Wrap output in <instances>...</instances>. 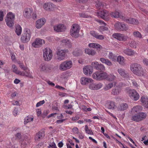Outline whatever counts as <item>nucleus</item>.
Masks as SVG:
<instances>
[{
    "label": "nucleus",
    "instance_id": "40",
    "mask_svg": "<svg viewBox=\"0 0 148 148\" xmlns=\"http://www.w3.org/2000/svg\"><path fill=\"white\" fill-rule=\"evenodd\" d=\"M134 36L136 38H142V36L141 34L138 31L134 32L133 33Z\"/></svg>",
    "mask_w": 148,
    "mask_h": 148
},
{
    "label": "nucleus",
    "instance_id": "37",
    "mask_svg": "<svg viewBox=\"0 0 148 148\" xmlns=\"http://www.w3.org/2000/svg\"><path fill=\"white\" fill-rule=\"evenodd\" d=\"M107 77L106 79L109 81H112L116 79V77L113 74H111L109 75L107 74Z\"/></svg>",
    "mask_w": 148,
    "mask_h": 148
},
{
    "label": "nucleus",
    "instance_id": "46",
    "mask_svg": "<svg viewBox=\"0 0 148 148\" xmlns=\"http://www.w3.org/2000/svg\"><path fill=\"white\" fill-rule=\"evenodd\" d=\"M140 116V119L141 121L145 119L146 116V114L145 113L142 112L138 114Z\"/></svg>",
    "mask_w": 148,
    "mask_h": 148
},
{
    "label": "nucleus",
    "instance_id": "41",
    "mask_svg": "<svg viewBox=\"0 0 148 148\" xmlns=\"http://www.w3.org/2000/svg\"><path fill=\"white\" fill-rule=\"evenodd\" d=\"M140 101L142 103L146 104L148 102V98L147 97L143 96L141 97Z\"/></svg>",
    "mask_w": 148,
    "mask_h": 148
},
{
    "label": "nucleus",
    "instance_id": "23",
    "mask_svg": "<svg viewBox=\"0 0 148 148\" xmlns=\"http://www.w3.org/2000/svg\"><path fill=\"white\" fill-rule=\"evenodd\" d=\"M122 19L125 22L130 24H137L138 23V21L137 20L133 18H126L123 16Z\"/></svg>",
    "mask_w": 148,
    "mask_h": 148
},
{
    "label": "nucleus",
    "instance_id": "38",
    "mask_svg": "<svg viewBox=\"0 0 148 148\" xmlns=\"http://www.w3.org/2000/svg\"><path fill=\"white\" fill-rule=\"evenodd\" d=\"M114 83V85H116V82H114L113 83H110L106 85L105 86L104 89L106 90L110 89L113 87Z\"/></svg>",
    "mask_w": 148,
    "mask_h": 148
},
{
    "label": "nucleus",
    "instance_id": "5",
    "mask_svg": "<svg viewBox=\"0 0 148 148\" xmlns=\"http://www.w3.org/2000/svg\"><path fill=\"white\" fill-rule=\"evenodd\" d=\"M73 63L70 60H66L62 62L59 66V69L62 71H65L70 69L72 67Z\"/></svg>",
    "mask_w": 148,
    "mask_h": 148
},
{
    "label": "nucleus",
    "instance_id": "36",
    "mask_svg": "<svg viewBox=\"0 0 148 148\" xmlns=\"http://www.w3.org/2000/svg\"><path fill=\"white\" fill-rule=\"evenodd\" d=\"M22 32V28L21 26L18 25L16 26L15 27V32L18 36L20 35Z\"/></svg>",
    "mask_w": 148,
    "mask_h": 148
},
{
    "label": "nucleus",
    "instance_id": "14",
    "mask_svg": "<svg viewBox=\"0 0 148 148\" xmlns=\"http://www.w3.org/2000/svg\"><path fill=\"white\" fill-rule=\"evenodd\" d=\"M44 43V40L39 38H36L32 43V45L34 47L38 48L41 47Z\"/></svg>",
    "mask_w": 148,
    "mask_h": 148
},
{
    "label": "nucleus",
    "instance_id": "26",
    "mask_svg": "<svg viewBox=\"0 0 148 148\" xmlns=\"http://www.w3.org/2000/svg\"><path fill=\"white\" fill-rule=\"evenodd\" d=\"M90 34L99 40H103L104 38V36L102 35L93 31L90 32Z\"/></svg>",
    "mask_w": 148,
    "mask_h": 148
},
{
    "label": "nucleus",
    "instance_id": "45",
    "mask_svg": "<svg viewBox=\"0 0 148 148\" xmlns=\"http://www.w3.org/2000/svg\"><path fill=\"white\" fill-rule=\"evenodd\" d=\"M62 42L63 43H65L66 45H68L69 47H71V43L70 41L68 39H63L62 40Z\"/></svg>",
    "mask_w": 148,
    "mask_h": 148
},
{
    "label": "nucleus",
    "instance_id": "44",
    "mask_svg": "<svg viewBox=\"0 0 148 148\" xmlns=\"http://www.w3.org/2000/svg\"><path fill=\"white\" fill-rule=\"evenodd\" d=\"M132 120L136 122L141 121L140 116L139 115L133 116L132 117Z\"/></svg>",
    "mask_w": 148,
    "mask_h": 148
},
{
    "label": "nucleus",
    "instance_id": "29",
    "mask_svg": "<svg viewBox=\"0 0 148 148\" xmlns=\"http://www.w3.org/2000/svg\"><path fill=\"white\" fill-rule=\"evenodd\" d=\"M106 104L108 109H110L113 110L116 107L115 103L113 101H108Z\"/></svg>",
    "mask_w": 148,
    "mask_h": 148
},
{
    "label": "nucleus",
    "instance_id": "22",
    "mask_svg": "<svg viewBox=\"0 0 148 148\" xmlns=\"http://www.w3.org/2000/svg\"><path fill=\"white\" fill-rule=\"evenodd\" d=\"M93 70L92 66L90 65L85 66L83 69L84 73L86 75H91L92 73Z\"/></svg>",
    "mask_w": 148,
    "mask_h": 148
},
{
    "label": "nucleus",
    "instance_id": "24",
    "mask_svg": "<svg viewBox=\"0 0 148 148\" xmlns=\"http://www.w3.org/2000/svg\"><path fill=\"white\" fill-rule=\"evenodd\" d=\"M103 86V84L101 83L97 84L91 83L89 85V88L91 90H95L101 88Z\"/></svg>",
    "mask_w": 148,
    "mask_h": 148
},
{
    "label": "nucleus",
    "instance_id": "55",
    "mask_svg": "<svg viewBox=\"0 0 148 148\" xmlns=\"http://www.w3.org/2000/svg\"><path fill=\"white\" fill-rule=\"evenodd\" d=\"M73 132L75 134H78V129L77 127H74L72 129Z\"/></svg>",
    "mask_w": 148,
    "mask_h": 148
},
{
    "label": "nucleus",
    "instance_id": "30",
    "mask_svg": "<svg viewBox=\"0 0 148 148\" xmlns=\"http://www.w3.org/2000/svg\"><path fill=\"white\" fill-rule=\"evenodd\" d=\"M128 107L127 104L123 103L120 104L118 108V110L123 111L126 110Z\"/></svg>",
    "mask_w": 148,
    "mask_h": 148
},
{
    "label": "nucleus",
    "instance_id": "53",
    "mask_svg": "<svg viewBox=\"0 0 148 148\" xmlns=\"http://www.w3.org/2000/svg\"><path fill=\"white\" fill-rule=\"evenodd\" d=\"M73 54L75 56H78L82 54V52L80 51L79 52H78L77 51H74L73 52Z\"/></svg>",
    "mask_w": 148,
    "mask_h": 148
},
{
    "label": "nucleus",
    "instance_id": "49",
    "mask_svg": "<svg viewBox=\"0 0 148 148\" xmlns=\"http://www.w3.org/2000/svg\"><path fill=\"white\" fill-rule=\"evenodd\" d=\"M48 148H57V147L56 144L54 142L52 143H50L49 145V146H48Z\"/></svg>",
    "mask_w": 148,
    "mask_h": 148
},
{
    "label": "nucleus",
    "instance_id": "56",
    "mask_svg": "<svg viewBox=\"0 0 148 148\" xmlns=\"http://www.w3.org/2000/svg\"><path fill=\"white\" fill-rule=\"evenodd\" d=\"M131 82L134 86L135 87H137L138 86V85L136 83L135 80L134 79L131 80Z\"/></svg>",
    "mask_w": 148,
    "mask_h": 148
},
{
    "label": "nucleus",
    "instance_id": "32",
    "mask_svg": "<svg viewBox=\"0 0 148 148\" xmlns=\"http://www.w3.org/2000/svg\"><path fill=\"white\" fill-rule=\"evenodd\" d=\"M100 60L102 63L105 64L108 66H111L112 65V62L108 59H106L103 58H101Z\"/></svg>",
    "mask_w": 148,
    "mask_h": 148
},
{
    "label": "nucleus",
    "instance_id": "62",
    "mask_svg": "<svg viewBox=\"0 0 148 148\" xmlns=\"http://www.w3.org/2000/svg\"><path fill=\"white\" fill-rule=\"evenodd\" d=\"M18 110L16 108H15L13 112V114L15 116H16L18 114Z\"/></svg>",
    "mask_w": 148,
    "mask_h": 148
},
{
    "label": "nucleus",
    "instance_id": "15",
    "mask_svg": "<svg viewBox=\"0 0 148 148\" xmlns=\"http://www.w3.org/2000/svg\"><path fill=\"white\" fill-rule=\"evenodd\" d=\"M54 30L57 32L65 31L66 30V27L63 24H60L55 25L53 27Z\"/></svg>",
    "mask_w": 148,
    "mask_h": 148
},
{
    "label": "nucleus",
    "instance_id": "12",
    "mask_svg": "<svg viewBox=\"0 0 148 148\" xmlns=\"http://www.w3.org/2000/svg\"><path fill=\"white\" fill-rule=\"evenodd\" d=\"M97 15L99 16L105 20L108 21L109 20L110 13L106 10H103L97 12Z\"/></svg>",
    "mask_w": 148,
    "mask_h": 148
},
{
    "label": "nucleus",
    "instance_id": "64",
    "mask_svg": "<svg viewBox=\"0 0 148 148\" xmlns=\"http://www.w3.org/2000/svg\"><path fill=\"white\" fill-rule=\"evenodd\" d=\"M95 43H91L88 44V46L91 48H95Z\"/></svg>",
    "mask_w": 148,
    "mask_h": 148
},
{
    "label": "nucleus",
    "instance_id": "27",
    "mask_svg": "<svg viewBox=\"0 0 148 148\" xmlns=\"http://www.w3.org/2000/svg\"><path fill=\"white\" fill-rule=\"evenodd\" d=\"M123 52L125 54L129 56H134L136 54L134 50L128 48L124 49Z\"/></svg>",
    "mask_w": 148,
    "mask_h": 148
},
{
    "label": "nucleus",
    "instance_id": "16",
    "mask_svg": "<svg viewBox=\"0 0 148 148\" xmlns=\"http://www.w3.org/2000/svg\"><path fill=\"white\" fill-rule=\"evenodd\" d=\"M33 11V9L32 8H26L24 10L23 16L27 18H31Z\"/></svg>",
    "mask_w": 148,
    "mask_h": 148
},
{
    "label": "nucleus",
    "instance_id": "48",
    "mask_svg": "<svg viewBox=\"0 0 148 148\" xmlns=\"http://www.w3.org/2000/svg\"><path fill=\"white\" fill-rule=\"evenodd\" d=\"M96 3V6L98 9H100L101 7H103V5L101 2L97 1Z\"/></svg>",
    "mask_w": 148,
    "mask_h": 148
},
{
    "label": "nucleus",
    "instance_id": "54",
    "mask_svg": "<svg viewBox=\"0 0 148 148\" xmlns=\"http://www.w3.org/2000/svg\"><path fill=\"white\" fill-rule=\"evenodd\" d=\"M15 137L16 139L18 140L21 139V133H17L15 135Z\"/></svg>",
    "mask_w": 148,
    "mask_h": 148
},
{
    "label": "nucleus",
    "instance_id": "31",
    "mask_svg": "<svg viewBox=\"0 0 148 148\" xmlns=\"http://www.w3.org/2000/svg\"><path fill=\"white\" fill-rule=\"evenodd\" d=\"M121 90V89L120 87L116 86L114 88L112 89V94L114 95H118L119 93Z\"/></svg>",
    "mask_w": 148,
    "mask_h": 148
},
{
    "label": "nucleus",
    "instance_id": "28",
    "mask_svg": "<svg viewBox=\"0 0 148 148\" xmlns=\"http://www.w3.org/2000/svg\"><path fill=\"white\" fill-rule=\"evenodd\" d=\"M143 109V108L140 106H134L132 109L131 112L132 114H136L140 111H142Z\"/></svg>",
    "mask_w": 148,
    "mask_h": 148
},
{
    "label": "nucleus",
    "instance_id": "7",
    "mask_svg": "<svg viewBox=\"0 0 148 148\" xmlns=\"http://www.w3.org/2000/svg\"><path fill=\"white\" fill-rule=\"evenodd\" d=\"M68 51L67 49H58L56 51L57 60L59 61L64 60L65 58V54Z\"/></svg>",
    "mask_w": 148,
    "mask_h": 148
},
{
    "label": "nucleus",
    "instance_id": "57",
    "mask_svg": "<svg viewBox=\"0 0 148 148\" xmlns=\"http://www.w3.org/2000/svg\"><path fill=\"white\" fill-rule=\"evenodd\" d=\"M32 14L31 18H32L34 20L36 19L37 17L36 13L33 11Z\"/></svg>",
    "mask_w": 148,
    "mask_h": 148
},
{
    "label": "nucleus",
    "instance_id": "34",
    "mask_svg": "<svg viewBox=\"0 0 148 148\" xmlns=\"http://www.w3.org/2000/svg\"><path fill=\"white\" fill-rule=\"evenodd\" d=\"M110 15L112 17L114 18H117L118 17H120V18L122 19V16L119 15V12H111L110 13Z\"/></svg>",
    "mask_w": 148,
    "mask_h": 148
},
{
    "label": "nucleus",
    "instance_id": "50",
    "mask_svg": "<svg viewBox=\"0 0 148 148\" xmlns=\"http://www.w3.org/2000/svg\"><path fill=\"white\" fill-rule=\"evenodd\" d=\"M95 48H96L97 50L98 51H100V50L102 48V47L98 44L95 43Z\"/></svg>",
    "mask_w": 148,
    "mask_h": 148
},
{
    "label": "nucleus",
    "instance_id": "58",
    "mask_svg": "<svg viewBox=\"0 0 148 148\" xmlns=\"http://www.w3.org/2000/svg\"><path fill=\"white\" fill-rule=\"evenodd\" d=\"M19 66L21 69L24 70H27L28 69L27 67L24 66L23 64H21L19 65Z\"/></svg>",
    "mask_w": 148,
    "mask_h": 148
},
{
    "label": "nucleus",
    "instance_id": "2",
    "mask_svg": "<svg viewBox=\"0 0 148 148\" xmlns=\"http://www.w3.org/2000/svg\"><path fill=\"white\" fill-rule=\"evenodd\" d=\"M15 17V14L9 12L8 13L5 19L6 24L9 27H12L14 26Z\"/></svg>",
    "mask_w": 148,
    "mask_h": 148
},
{
    "label": "nucleus",
    "instance_id": "20",
    "mask_svg": "<svg viewBox=\"0 0 148 148\" xmlns=\"http://www.w3.org/2000/svg\"><path fill=\"white\" fill-rule=\"evenodd\" d=\"M56 7V6L55 5L50 2L45 3L43 5L44 9L49 11L52 10Z\"/></svg>",
    "mask_w": 148,
    "mask_h": 148
},
{
    "label": "nucleus",
    "instance_id": "8",
    "mask_svg": "<svg viewBox=\"0 0 148 148\" xmlns=\"http://www.w3.org/2000/svg\"><path fill=\"white\" fill-rule=\"evenodd\" d=\"M31 36V30L28 28H25L24 30V33L21 37L22 41L23 42H26L28 41L30 39Z\"/></svg>",
    "mask_w": 148,
    "mask_h": 148
},
{
    "label": "nucleus",
    "instance_id": "18",
    "mask_svg": "<svg viewBox=\"0 0 148 148\" xmlns=\"http://www.w3.org/2000/svg\"><path fill=\"white\" fill-rule=\"evenodd\" d=\"M45 134L44 129H42L37 133L34 137L35 141H39L45 136Z\"/></svg>",
    "mask_w": 148,
    "mask_h": 148
},
{
    "label": "nucleus",
    "instance_id": "6",
    "mask_svg": "<svg viewBox=\"0 0 148 148\" xmlns=\"http://www.w3.org/2000/svg\"><path fill=\"white\" fill-rule=\"evenodd\" d=\"M107 74L106 72L100 73L97 71L92 75V78L97 80L105 79L107 77Z\"/></svg>",
    "mask_w": 148,
    "mask_h": 148
},
{
    "label": "nucleus",
    "instance_id": "9",
    "mask_svg": "<svg viewBox=\"0 0 148 148\" xmlns=\"http://www.w3.org/2000/svg\"><path fill=\"white\" fill-rule=\"evenodd\" d=\"M115 29L118 31H125L128 29L127 26L123 23L117 22L114 25Z\"/></svg>",
    "mask_w": 148,
    "mask_h": 148
},
{
    "label": "nucleus",
    "instance_id": "11",
    "mask_svg": "<svg viewBox=\"0 0 148 148\" xmlns=\"http://www.w3.org/2000/svg\"><path fill=\"white\" fill-rule=\"evenodd\" d=\"M128 93L129 96L133 100L137 101L139 99V95L135 90H130L128 91Z\"/></svg>",
    "mask_w": 148,
    "mask_h": 148
},
{
    "label": "nucleus",
    "instance_id": "35",
    "mask_svg": "<svg viewBox=\"0 0 148 148\" xmlns=\"http://www.w3.org/2000/svg\"><path fill=\"white\" fill-rule=\"evenodd\" d=\"M117 61L121 65H124L125 64V61L123 57L119 56L117 58Z\"/></svg>",
    "mask_w": 148,
    "mask_h": 148
},
{
    "label": "nucleus",
    "instance_id": "60",
    "mask_svg": "<svg viewBox=\"0 0 148 148\" xmlns=\"http://www.w3.org/2000/svg\"><path fill=\"white\" fill-rule=\"evenodd\" d=\"M3 12L2 11H0V21H2L3 19Z\"/></svg>",
    "mask_w": 148,
    "mask_h": 148
},
{
    "label": "nucleus",
    "instance_id": "39",
    "mask_svg": "<svg viewBox=\"0 0 148 148\" xmlns=\"http://www.w3.org/2000/svg\"><path fill=\"white\" fill-rule=\"evenodd\" d=\"M79 17L80 18H91V16H88V15L86 14V13L84 12H82L79 13Z\"/></svg>",
    "mask_w": 148,
    "mask_h": 148
},
{
    "label": "nucleus",
    "instance_id": "21",
    "mask_svg": "<svg viewBox=\"0 0 148 148\" xmlns=\"http://www.w3.org/2000/svg\"><path fill=\"white\" fill-rule=\"evenodd\" d=\"M46 22V19L44 18H40L36 21L35 27L37 29L40 28Z\"/></svg>",
    "mask_w": 148,
    "mask_h": 148
},
{
    "label": "nucleus",
    "instance_id": "42",
    "mask_svg": "<svg viewBox=\"0 0 148 148\" xmlns=\"http://www.w3.org/2000/svg\"><path fill=\"white\" fill-rule=\"evenodd\" d=\"M12 71L16 74H18L20 73V71L18 70V68L15 65H12Z\"/></svg>",
    "mask_w": 148,
    "mask_h": 148
},
{
    "label": "nucleus",
    "instance_id": "61",
    "mask_svg": "<svg viewBox=\"0 0 148 148\" xmlns=\"http://www.w3.org/2000/svg\"><path fill=\"white\" fill-rule=\"evenodd\" d=\"M143 62L144 64L148 67V60L147 59H144L143 60Z\"/></svg>",
    "mask_w": 148,
    "mask_h": 148
},
{
    "label": "nucleus",
    "instance_id": "13",
    "mask_svg": "<svg viewBox=\"0 0 148 148\" xmlns=\"http://www.w3.org/2000/svg\"><path fill=\"white\" fill-rule=\"evenodd\" d=\"M91 65L97 70L104 71L105 70V67L104 65L101 64H99L97 62H92Z\"/></svg>",
    "mask_w": 148,
    "mask_h": 148
},
{
    "label": "nucleus",
    "instance_id": "52",
    "mask_svg": "<svg viewBox=\"0 0 148 148\" xmlns=\"http://www.w3.org/2000/svg\"><path fill=\"white\" fill-rule=\"evenodd\" d=\"M45 103V101L44 100H43L41 101H40L38 102L36 105V107H38L42 105L44 103Z\"/></svg>",
    "mask_w": 148,
    "mask_h": 148
},
{
    "label": "nucleus",
    "instance_id": "63",
    "mask_svg": "<svg viewBox=\"0 0 148 148\" xmlns=\"http://www.w3.org/2000/svg\"><path fill=\"white\" fill-rule=\"evenodd\" d=\"M67 74L66 73H64L62 74L61 77L62 78L66 79L67 78Z\"/></svg>",
    "mask_w": 148,
    "mask_h": 148
},
{
    "label": "nucleus",
    "instance_id": "43",
    "mask_svg": "<svg viewBox=\"0 0 148 148\" xmlns=\"http://www.w3.org/2000/svg\"><path fill=\"white\" fill-rule=\"evenodd\" d=\"M108 57L110 59L112 60L113 61H114L116 60V56L113 54L112 52L109 53Z\"/></svg>",
    "mask_w": 148,
    "mask_h": 148
},
{
    "label": "nucleus",
    "instance_id": "33",
    "mask_svg": "<svg viewBox=\"0 0 148 148\" xmlns=\"http://www.w3.org/2000/svg\"><path fill=\"white\" fill-rule=\"evenodd\" d=\"M85 52L89 55L91 56H94L95 55L96 53V52L92 49H86L85 50Z\"/></svg>",
    "mask_w": 148,
    "mask_h": 148
},
{
    "label": "nucleus",
    "instance_id": "1",
    "mask_svg": "<svg viewBox=\"0 0 148 148\" xmlns=\"http://www.w3.org/2000/svg\"><path fill=\"white\" fill-rule=\"evenodd\" d=\"M130 69L133 73L139 77H145L146 75L145 71L142 66L137 63H132L130 65Z\"/></svg>",
    "mask_w": 148,
    "mask_h": 148
},
{
    "label": "nucleus",
    "instance_id": "10",
    "mask_svg": "<svg viewBox=\"0 0 148 148\" xmlns=\"http://www.w3.org/2000/svg\"><path fill=\"white\" fill-rule=\"evenodd\" d=\"M112 37L119 41H125L129 39L127 36L119 33H115L112 35Z\"/></svg>",
    "mask_w": 148,
    "mask_h": 148
},
{
    "label": "nucleus",
    "instance_id": "51",
    "mask_svg": "<svg viewBox=\"0 0 148 148\" xmlns=\"http://www.w3.org/2000/svg\"><path fill=\"white\" fill-rule=\"evenodd\" d=\"M73 106L71 104H69L68 105H64L62 106V107L64 109H71L72 108Z\"/></svg>",
    "mask_w": 148,
    "mask_h": 148
},
{
    "label": "nucleus",
    "instance_id": "19",
    "mask_svg": "<svg viewBox=\"0 0 148 148\" xmlns=\"http://www.w3.org/2000/svg\"><path fill=\"white\" fill-rule=\"evenodd\" d=\"M117 72L119 75L124 78H129V74L124 69L119 68L117 69Z\"/></svg>",
    "mask_w": 148,
    "mask_h": 148
},
{
    "label": "nucleus",
    "instance_id": "47",
    "mask_svg": "<svg viewBox=\"0 0 148 148\" xmlns=\"http://www.w3.org/2000/svg\"><path fill=\"white\" fill-rule=\"evenodd\" d=\"M33 119L29 116H27L25 118L24 121V123L25 124H26L27 123L32 121Z\"/></svg>",
    "mask_w": 148,
    "mask_h": 148
},
{
    "label": "nucleus",
    "instance_id": "17",
    "mask_svg": "<svg viewBox=\"0 0 148 148\" xmlns=\"http://www.w3.org/2000/svg\"><path fill=\"white\" fill-rule=\"evenodd\" d=\"M50 67L48 64L41 63L39 66V70L41 72H46L50 70Z\"/></svg>",
    "mask_w": 148,
    "mask_h": 148
},
{
    "label": "nucleus",
    "instance_id": "59",
    "mask_svg": "<svg viewBox=\"0 0 148 148\" xmlns=\"http://www.w3.org/2000/svg\"><path fill=\"white\" fill-rule=\"evenodd\" d=\"M76 1L80 3H85L88 2V0H76Z\"/></svg>",
    "mask_w": 148,
    "mask_h": 148
},
{
    "label": "nucleus",
    "instance_id": "25",
    "mask_svg": "<svg viewBox=\"0 0 148 148\" xmlns=\"http://www.w3.org/2000/svg\"><path fill=\"white\" fill-rule=\"evenodd\" d=\"M81 83L82 85H86L90 83H92L93 80L91 78L83 77L81 78Z\"/></svg>",
    "mask_w": 148,
    "mask_h": 148
},
{
    "label": "nucleus",
    "instance_id": "4",
    "mask_svg": "<svg viewBox=\"0 0 148 148\" xmlns=\"http://www.w3.org/2000/svg\"><path fill=\"white\" fill-rule=\"evenodd\" d=\"M43 52L44 60L47 61L51 60L53 57L52 50L50 49L47 47L43 50Z\"/></svg>",
    "mask_w": 148,
    "mask_h": 148
},
{
    "label": "nucleus",
    "instance_id": "3",
    "mask_svg": "<svg viewBox=\"0 0 148 148\" xmlns=\"http://www.w3.org/2000/svg\"><path fill=\"white\" fill-rule=\"evenodd\" d=\"M80 29L78 25L76 24H73L72 26L70 32L71 35L75 38H78L79 35Z\"/></svg>",
    "mask_w": 148,
    "mask_h": 148
}]
</instances>
